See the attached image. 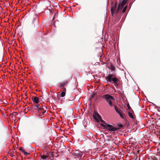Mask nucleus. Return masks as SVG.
Segmentation results:
<instances>
[{
  "mask_svg": "<svg viewBox=\"0 0 160 160\" xmlns=\"http://www.w3.org/2000/svg\"><path fill=\"white\" fill-rule=\"evenodd\" d=\"M94 118L98 122H99V119H101V117L97 112H95L93 115Z\"/></svg>",
  "mask_w": 160,
  "mask_h": 160,
  "instance_id": "5",
  "label": "nucleus"
},
{
  "mask_svg": "<svg viewBox=\"0 0 160 160\" xmlns=\"http://www.w3.org/2000/svg\"><path fill=\"white\" fill-rule=\"evenodd\" d=\"M33 128V131L35 132H37L38 131V128L36 125H34Z\"/></svg>",
  "mask_w": 160,
  "mask_h": 160,
  "instance_id": "11",
  "label": "nucleus"
},
{
  "mask_svg": "<svg viewBox=\"0 0 160 160\" xmlns=\"http://www.w3.org/2000/svg\"><path fill=\"white\" fill-rule=\"evenodd\" d=\"M43 111H42L41 112V113H42L43 114H44L46 112V110H45L44 109V110H43Z\"/></svg>",
  "mask_w": 160,
  "mask_h": 160,
  "instance_id": "24",
  "label": "nucleus"
},
{
  "mask_svg": "<svg viewBox=\"0 0 160 160\" xmlns=\"http://www.w3.org/2000/svg\"><path fill=\"white\" fill-rule=\"evenodd\" d=\"M128 108L129 109H130V107L129 106V105H128Z\"/></svg>",
  "mask_w": 160,
  "mask_h": 160,
  "instance_id": "26",
  "label": "nucleus"
},
{
  "mask_svg": "<svg viewBox=\"0 0 160 160\" xmlns=\"http://www.w3.org/2000/svg\"><path fill=\"white\" fill-rule=\"evenodd\" d=\"M68 101H70V102H72V100H68Z\"/></svg>",
  "mask_w": 160,
  "mask_h": 160,
  "instance_id": "27",
  "label": "nucleus"
},
{
  "mask_svg": "<svg viewBox=\"0 0 160 160\" xmlns=\"http://www.w3.org/2000/svg\"><path fill=\"white\" fill-rule=\"evenodd\" d=\"M128 115L129 116V117L131 118L132 119H134V116L130 112H129L128 113Z\"/></svg>",
  "mask_w": 160,
  "mask_h": 160,
  "instance_id": "14",
  "label": "nucleus"
},
{
  "mask_svg": "<svg viewBox=\"0 0 160 160\" xmlns=\"http://www.w3.org/2000/svg\"><path fill=\"white\" fill-rule=\"evenodd\" d=\"M45 109H46V106H44V107L43 108H38V110L39 111L42 110H44Z\"/></svg>",
  "mask_w": 160,
  "mask_h": 160,
  "instance_id": "17",
  "label": "nucleus"
},
{
  "mask_svg": "<svg viewBox=\"0 0 160 160\" xmlns=\"http://www.w3.org/2000/svg\"><path fill=\"white\" fill-rule=\"evenodd\" d=\"M115 75L114 73L109 74L106 77V79L108 82H111L112 81L114 83L117 84L118 80L117 78L113 77Z\"/></svg>",
  "mask_w": 160,
  "mask_h": 160,
  "instance_id": "3",
  "label": "nucleus"
},
{
  "mask_svg": "<svg viewBox=\"0 0 160 160\" xmlns=\"http://www.w3.org/2000/svg\"><path fill=\"white\" fill-rule=\"evenodd\" d=\"M66 92V89L65 88H64V89H63V90L62 91L60 94V96L62 97H64L65 95Z\"/></svg>",
  "mask_w": 160,
  "mask_h": 160,
  "instance_id": "9",
  "label": "nucleus"
},
{
  "mask_svg": "<svg viewBox=\"0 0 160 160\" xmlns=\"http://www.w3.org/2000/svg\"><path fill=\"white\" fill-rule=\"evenodd\" d=\"M40 106V105L39 104H38V105H34V107L33 108H38Z\"/></svg>",
  "mask_w": 160,
  "mask_h": 160,
  "instance_id": "22",
  "label": "nucleus"
},
{
  "mask_svg": "<svg viewBox=\"0 0 160 160\" xmlns=\"http://www.w3.org/2000/svg\"><path fill=\"white\" fill-rule=\"evenodd\" d=\"M19 149L21 151V152H23V151H24V150L22 147H20Z\"/></svg>",
  "mask_w": 160,
  "mask_h": 160,
  "instance_id": "23",
  "label": "nucleus"
},
{
  "mask_svg": "<svg viewBox=\"0 0 160 160\" xmlns=\"http://www.w3.org/2000/svg\"><path fill=\"white\" fill-rule=\"evenodd\" d=\"M110 69L112 71H114L115 70V68L114 66L111 65L110 67Z\"/></svg>",
  "mask_w": 160,
  "mask_h": 160,
  "instance_id": "18",
  "label": "nucleus"
},
{
  "mask_svg": "<svg viewBox=\"0 0 160 160\" xmlns=\"http://www.w3.org/2000/svg\"><path fill=\"white\" fill-rule=\"evenodd\" d=\"M127 6H125L124 8L122 10V12H124L126 11V10L127 9Z\"/></svg>",
  "mask_w": 160,
  "mask_h": 160,
  "instance_id": "21",
  "label": "nucleus"
},
{
  "mask_svg": "<svg viewBox=\"0 0 160 160\" xmlns=\"http://www.w3.org/2000/svg\"><path fill=\"white\" fill-rule=\"evenodd\" d=\"M68 83V82L67 81H65L60 83V84L59 87L61 88H62L64 89V88H65L64 87L66 86Z\"/></svg>",
  "mask_w": 160,
  "mask_h": 160,
  "instance_id": "7",
  "label": "nucleus"
},
{
  "mask_svg": "<svg viewBox=\"0 0 160 160\" xmlns=\"http://www.w3.org/2000/svg\"><path fill=\"white\" fill-rule=\"evenodd\" d=\"M102 98L105 100L107 103L111 107L114 106L113 104L112 103L111 101L112 100H114V98L112 96L108 94H105L102 96Z\"/></svg>",
  "mask_w": 160,
  "mask_h": 160,
  "instance_id": "1",
  "label": "nucleus"
},
{
  "mask_svg": "<svg viewBox=\"0 0 160 160\" xmlns=\"http://www.w3.org/2000/svg\"><path fill=\"white\" fill-rule=\"evenodd\" d=\"M113 107H114L116 112L119 114L121 118L122 119H124V115L121 113L120 111H119V110L116 108L115 106H114Z\"/></svg>",
  "mask_w": 160,
  "mask_h": 160,
  "instance_id": "6",
  "label": "nucleus"
},
{
  "mask_svg": "<svg viewBox=\"0 0 160 160\" xmlns=\"http://www.w3.org/2000/svg\"><path fill=\"white\" fill-rule=\"evenodd\" d=\"M123 7V5H121L120 4L118 6V8H117V12L119 11V10L121 9Z\"/></svg>",
  "mask_w": 160,
  "mask_h": 160,
  "instance_id": "12",
  "label": "nucleus"
},
{
  "mask_svg": "<svg viewBox=\"0 0 160 160\" xmlns=\"http://www.w3.org/2000/svg\"><path fill=\"white\" fill-rule=\"evenodd\" d=\"M100 125L105 129L110 132H114L115 131H117V130H118V128H117L114 127L112 125L108 124H107L106 125H104L102 123H101Z\"/></svg>",
  "mask_w": 160,
  "mask_h": 160,
  "instance_id": "2",
  "label": "nucleus"
},
{
  "mask_svg": "<svg viewBox=\"0 0 160 160\" xmlns=\"http://www.w3.org/2000/svg\"><path fill=\"white\" fill-rule=\"evenodd\" d=\"M48 157V156L46 155H43L41 156V158L43 160H46Z\"/></svg>",
  "mask_w": 160,
  "mask_h": 160,
  "instance_id": "15",
  "label": "nucleus"
},
{
  "mask_svg": "<svg viewBox=\"0 0 160 160\" xmlns=\"http://www.w3.org/2000/svg\"><path fill=\"white\" fill-rule=\"evenodd\" d=\"M126 2L125 1L123 0V1L120 4H121V5H123V7L124 6V4L126 3Z\"/></svg>",
  "mask_w": 160,
  "mask_h": 160,
  "instance_id": "19",
  "label": "nucleus"
},
{
  "mask_svg": "<svg viewBox=\"0 0 160 160\" xmlns=\"http://www.w3.org/2000/svg\"><path fill=\"white\" fill-rule=\"evenodd\" d=\"M101 121L102 123L105 124V125H106L107 124H108L107 123H106L105 121H104L102 119V118H101V119H99V121Z\"/></svg>",
  "mask_w": 160,
  "mask_h": 160,
  "instance_id": "16",
  "label": "nucleus"
},
{
  "mask_svg": "<svg viewBox=\"0 0 160 160\" xmlns=\"http://www.w3.org/2000/svg\"><path fill=\"white\" fill-rule=\"evenodd\" d=\"M23 152L24 153V155H25V156H27L29 154V153L25 152V151H23Z\"/></svg>",
  "mask_w": 160,
  "mask_h": 160,
  "instance_id": "20",
  "label": "nucleus"
},
{
  "mask_svg": "<svg viewBox=\"0 0 160 160\" xmlns=\"http://www.w3.org/2000/svg\"><path fill=\"white\" fill-rule=\"evenodd\" d=\"M116 8V5H115V7H112L111 8V11L112 14L113 12H114V11L115 10Z\"/></svg>",
  "mask_w": 160,
  "mask_h": 160,
  "instance_id": "13",
  "label": "nucleus"
},
{
  "mask_svg": "<svg viewBox=\"0 0 160 160\" xmlns=\"http://www.w3.org/2000/svg\"><path fill=\"white\" fill-rule=\"evenodd\" d=\"M35 21L38 22V15L36 14H35L33 18L32 23H33Z\"/></svg>",
  "mask_w": 160,
  "mask_h": 160,
  "instance_id": "8",
  "label": "nucleus"
},
{
  "mask_svg": "<svg viewBox=\"0 0 160 160\" xmlns=\"http://www.w3.org/2000/svg\"><path fill=\"white\" fill-rule=\"evenodd\" d=\"M33 101L34 102L37 104L39 102V99L37 97L34 98L33 99Z\"/></svg>",
  "mask_w": 160,
  "mask_h": 160,
  "instance_id": "10",
  "label": "nucleus"
},
{
  "mask_svg": "<svg viewBox=\"0 0 160 160\" xmlns=\"http://www.w3.org/2000/svg\"><path fill=\"white\" fill-rule=\"evenodd\" d=\"M119 127L122 128L123 127V126L122 125H119Z\"/></svg>",
  "mask_w": 160,
  "mask_h": 160,
  "instance_id": "25",
  "label": "nucleus"
},
{
  "mask_svg": "<svg viewBox=\"0 0 160 160\" xmlns=\"http://www.w3.org/2000/svg\"><path fill=\"white\" fill-rule=\"evenodd\" d=\"M83 153L82 152L76 150L73 153V156L75 158H81L82 156Z\"/></svg>",
  "mask_w": 160,
  "mask_h": 160,
  "instance_id": "4",
  "label": "nucleus"
}]
</instances>
